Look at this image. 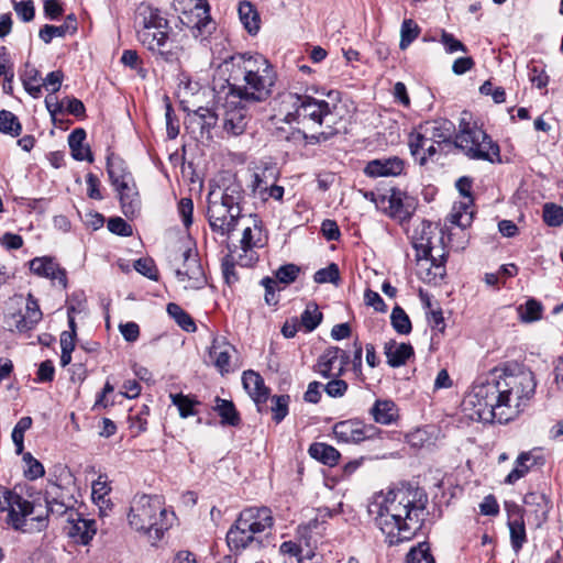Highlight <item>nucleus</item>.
<instances>
[{
    "instance_id": "obj_1",
    "label": "nucleus",
    "mask_w": 563,
    "mask_h": 563,
    "mask_svg": "<svg viewBox=\"0 0 563 563\" xmlns=\"http://www.w3.org/2000/svg\"><path fill=\"white\" fill-rule=\"evenodd\" d=\"M537 388L533 372L520 367H496L479 377L463 400L472 420L507 423L531 402Z\"/></svg>"
},
{
    "instance_id": "obj_2",
    "label": "nucleus",
    "mask_w": 563,
    "mask_h": 563,
    "mask_svg": "<svg viewBox=\"0 0 563 563\" xmlns=\"http://www.w3.org/2000/svg\"><path fill=\"white\" fill-rule=\"evenodd\" d=\"M428 496L419 487H400L377 495L368 514L389 545L410 540L422 527Z\"/></svg>"
},
{
    "instance_id": "obj_3",
    "label": "nucleus",
    "mask_w": 563,
    "mask_h": 563,
    "mask_svg": "<svg viewBox=\"0 0 563 563\" xmlns=\"http://www.w3.org/2000/svg\"><path fill=\"white\" fill-rule=\"evenodd\" d=\"M225 77L233 98L258 103L269 98L276 82V71L261 54H236L225 58L218 67Z\"/></svg>"
},
{
    "instance_id": "obj_4",
    "label": "nucleus",
    "mask_w": 563,
    "mask_h": 563,
    "mask_svg": "<svg viewBox=\"0 0 563 563\" xmlns=\"http://www.w3.org/2000/svg\"><path fill=\"white\" fill-rule=\"evenodd\" d=\"M284 103L290 104L294 110L285 114L287 123H298L306 128H324L320 132L323 140L338 133V125L344 115V106L341 92L330 90L325 98H314L307 95L288 93Z\"/></svg>"
},
{
    "instance_id": "obj_5",
    "label": "nucleus",
    "mask_w": 563,
    "mask_h": 563,
    "mask_svg": "<svg viewBox=\"0 0 563 563\" xmlns=\"http://www.w3.org/2000/svg\"><path fill=\"white\" fill-rule=\"evenodd\" d=\"M243 189L233 181L227 187L211 189L207 197V218L211 230L222 236H229L244 220L240 203Z\"/></svg>"
},
{
    "instance_id": "obj_6",
    "label": "nucleus",
    "mask_w": 563,
    "mask_h": 563,
    "mask_svg": "<svg viewBox=\"0 0 563 563\" xmlns=\"http://www.w3.org/2000/svg\"><path fill=\"white\" fill-rule=\"evenodd\" d=\"M274 526L272 510L267 507H249L241 511L235 523L227 533V543L231 550L241 551L249 545L264 547V540L257 534L271 531Z\"/></svg>"
},
{
    "instance_id": "obj_7",
    "label": "nucleus",
    "mask_w": 563,
    "mask_h": 563,
    "mask_svg": "<svg viewBox=\"0 0 563 563\" xmlns=\"http://www.w3.org/2000/svg\"><path fill=\"white\" fill-rule=\"evenodd\" d=\"M129 525L136 531L151 533L161 539L172 522L168 520L164 499L158 495H136L131 500L128 512Z\"/></svg>"
},
{
    "instance_id": "obj_8",
    "label": "nucleus",
    "mask_w": 563,
    "mask_h": 563,
    "mask_svg": "<svg viewBox=\"0 0 563 563\" xmlns=\"http://www.w3.org/2000/svg\"><path fill=\"white\" fill-rule=\"evenodd\" d=\"M468 113L464 112L459 122L454 137L455 147L471 159L500 162V150L497 143L487 135L475 122H471Z\"/></svg>"
},
{
    "instance_id": "obj_9",
    "label": "nucleus",
    "mask_w": 563,
    "mask_h": 563,
    "mask_svg": "<svg viewBox=\"0 0 563 563\" xmlns=\"http://www.w3.org/2000/svg\"><path fill=\"white\" fill-rule=\"evenodd\" d=\"M107 173L118 192L121 209L126 218L133 219L141 212V198L131 172L123 159L108 156Z\"/></svg>"
},
{
    "instance_id": "obj_10",
    "label": "nucleus",
    "mask_w": 563,
    "mask_h": 563,
    "mask_svg": "<svg viewBox=\"0 0 563 563\" xmlns=\"http://www.w3.org/2000/svg\"><path fill=\"white\" fill-rule=\"evenodd\" d=\"M411 240L418 261L427 260L435 267L443 266L448 253L442 229L431 222L422 221L413 230Z\"/></svg>"
},
{
    "instance_id": "obj_11",
    "label": "nucleus",
    "mask_w": 563,
    "mask_h": 563,
    "mask_svg": "<svg viewBox=\"0 0 563 563\" xmlns=\"http://www.w3.org/2000/svg\"><path fill=\"white\" fill-rule=\"evenodd\" d=\"M169 266L185 289H201L207 285L205 271L192 247H178L169 254Z\"/></svg>"
},
{
    "instance_id": "obj_12",
    "label": "nucleus",
    "mask_w": 563,
    "mask_h": 563,
    "mask_svg": "<svg viewBox=\"0 0 563 563\" xmlns=\"http://www.w3.org/2000/svg\"><path fill=\"white\" fill-rule=\"evenodd\" d=\"M5 511H8L7 523L15 531L33 533L43 531L47 527L46 516L36 515L27 519L34 512V505L14 492L9 495Z\"/></svg>"
},
{
    "instance_id": "obj_13",
    "label": "nucleus",
    "mask_w": 563,
    "mask_h": 563,
    "mask_svg": "<svg viewBox=\"0 0 563 563\" xmlns=\"http://www.w3.org/2000/svg\"><path fill=\"white\" fill-rule=\"evenodd\" d=\"M136 35L139 42L156 58L166 63H175L179 59L183 46L176 36L172 35L169 25L153 31H137Z\"/></svg>"
},
{
    "instance_id": "obj_14",
    "label": "nucleus",
    "mask_w": 563,
    "mask_h": 563,
    "mask_svg": "<svg viewBox=\"0 0 563 563\" xmlns=\"http://www.w3.org/2000/svg\"><path fill=\"white\" fill-rule=\"evenodd\" d=\"M456 189L462 196V200L454 202L446 220L450 224L466 229L471 227L474 218V199L472 197V179L461 177L456 181Z\"/></svg>"
},
{
    "instance_id": "obj_15",
    "label": "nucleus",
    "mask_w": 563,
    "mask_h": 563,
    "mask_svg": "<svg viewBox=\"0 0 563 563\" xmlns=\"http://www.w3.org/2000/svg\"><path fill=\"white\" fill-rule=\"evenodd\" d=\"M247 103L251 101L233 98V95L227 99L223 104L222 128L228 135H241L247 125Z\"/></svg>"
},
{
    "instance_id": "obj_16",
    "label": "nucleus",
    "mask_w": 563,
    "mask_h": 563,
    "mask_svg": "<svg viewBox=\"0 0 563 563\" xmlns=\"http://www.w3.org/2000/svg\"><path fill=\"white\" fill-rule=\"evenodd\" d=\"M379 432V429L373 424H365L356 419L339 421L333 426V434L336 441L346 444H357L374 439Z\"/></svg>"
},
{
    "instance_id": "obj_17",
    "label": "nucleus",
    "mask_w": 563,
    "mask_h": 563,
    "mask_svg": "<svg viewBox=\"0 0 563 563\" xmlns=\"http://www.w3.org/2000/svg\"><path fill=\"white\" fill-rule=\"evenodd\" d=\"M45 501L47 507L46 514L56 516L68 515L69 517L70 512H77L75 510L77 499L58 484L52 483L47 486ZM45 516L47 517V515Z\"/></svg>"
},
{
    "instance_id": "obj_18",
    "label": "nucleus",
    "mask_w": 563,
    "mask_h": 563,
    "mask_svg": "<svg viewBox=\"0 0 563 563\" xmlns=\"http://www.w3.org/2000/svg\"><path fill=\"white\" fill-rule=\"evenodd\" d=\"M349 356L345 351L338 346L327 349L318 358L316 372L323 377L343 375Z\"/></svg>"
},
{
    "instance_id": "obj_19",
    "label": "nucleus",
    "mask_w": 563,
    "mask_h": 563,
    "mask_svg": "<svg viewBox=\"0 0 563 563\" xmlns=\"http://www.w3.org/2000/svg\"><path fill=\"white\" fill-rule=\"evenodd\" d=\"M30 271L40 276L48 278L54 285L63 289L67 287V274L64 268L52 257H35L30 262Z\"/></svg>"
},
{
    "instance_id": "obj_20",
    "label": "nucleus",
    "mask_w": 563,
    "mask_h": 563,
    "mask_svg": "<svg viewBox=\"0 0 563 563\" xmlns=\"http://www.w3.org/2000/svg\"><path fill=\"white\" fill-rule=\"evenodd\" d=\"M543 464L544 459L538 449L521 452L515 461L514 468L505 477L504 483L507 485H514L525 477L534 466H541Z\"/></svg>"
},
{
    "instance_id": "obj_21",
    "label": "nucleus",
    "mask_w": 563,
    "mask_h": 563,
    "mask_svg": "<svg viewBox=\"0 0 563 563\" xmlns=\"http://www.w3.org/2000/svg\"><path fill=\"white\" fill-rule=\"evenodd\" d=\"M67 534L76 543L87 545L93 539L97 527L93 519H85L79 512H70L67 518Z\"/></svg>"
},
{
    "instance_id": "obj_22",
    "label": "nucleus",
    "mask_w": 563,
    "mask_h": 563,
    "mask_svg": "<svg viewBox=\"0 0 563 563\" xmlns=\"http://www.w3.org/2000/svg\"><path fill=\"white\" fill-rule=\"evenodd\" d=\"M235 347L224 336L214 338L209 350V356L217 369L222 374L231 371L230 361Z\"/></svg>"
},
{
    "instance_id": "obj_23",
    "label": "nucleus",
    "mask_w": 563,
    "mask_h": 563,
    "mask_svg": "<svg viewBox=\"0 0 563 563\" xmlns=\"http://www.w3.org/2000/svg\"><path fill=\"white\" fill-rule=\"evenodd\" d=\"M424 132L427 140L432 143L441 144L452 140L455 133V125L446 119H438L426 122L419 128Z\"/></svg>"
},
{
    "instance_id": "obj_24",
    "label": "nucleus",
    "mask_w": 563,
    "mask_h": 563,
    "mask_svg": "<svg viewBox=\"0 0 563 563\" xmlns=\"http://www.w3.org/2000/svg\"><path fill=\"white\" fill-rule=\"evenodd\" d=\"M506 509L509 517L517 516V518L508 521L510 543L515 552H519L527 541L525 522L521 516V509L516 504H506Z\"/></svg>"
},
{
    "instance_id": "obj_25",
    "label": "nucleus",
    "mask_w": 563,
    "mask_h": 563,
    "mask_svg": "<svg viewBox=\"0 0 563 563\" xmlns=\"http://www.w3.org/2000/svg\"><path fill=\"white\" fill-rule=\"evenodd\" d=\"M404 170V162L398 157L374 159L367 163L364 173L369 177L398 176Z\"/></svg>"
},
{
    "instance_id": "obj_26",
    "label": "nucleus",
    "mask_w": 563,
    "mask_h": 563,
    "mask_svg": "<svg viewBox=\"0 0 563 563\" xmlns=\"http://www.w3.org/2000/svg\"><path fill=\"white\" fill-rule=\"evenodd\" d=\"M243 387L257 406L266 402L269 390L262 376L254 371H245L242 376Z\"/></svg>"
},
{
    "instance_id": "obj_27",
    "label": "nucleus",
    "mask_w": 563,
    "mask_h": 563,
    "mask_svg": "<svg viewBox=\"0 0 563 563\" xmlns=\"http://www.w3.org/2000/svg\"><path fill=\"white\" fill-rule=\"evenodd\" d=\"M384 354L390 367H400L413 356V347L409 343L389 340L384 344Z\"/></svg>"
},
{
    "instance_id": "obj_28",
    "label": "nucleus",
    "mask_w": 563,
    "mask_h": 563,
    "mask_svg": "<svg viewBox=\"0 0 563 563\" xmlns=\"http://www.w3.org/2000/svg\"><path fill=\"white\" fill-rule=\"evenodd\" d=\"M111 486L106 475H99L92 483L91 498L93 504L99 509V516L106 517L112 508V503L109 498Z\"/></svg>"
},
{
    "instance_id": "obj_29",
    "label": "nucleus",
    "mask_w": 563,
    "mask_h": 563,
    "mask_svg": "<svg viewBox=\"0 0 563 563\" xmlns=\"http://www.w3.org/2000/svg\"><path fill=\"white\" fill-rule=\"evenodd\" d=\"M139 29L137 31H153L156 29L168 27V21L161 14V11L151 5H140L137 9Z\"/></svg>"
},
{
    "instance_id": "obj_30",
    "label": "nucleus",
    "mask_w": 563,
    "mask_h": 563,
    "mask_svg": "<svg viewBox=\"0 0 563 563\" xmlns=\"http://www.w3.org/2000/svg\"><path fill=\"white\" fill-rule=\"evenodd\" d=\"M523 504L534 515L538 525L548 520L551 505L545 494L539 492L527 493L523 497Z\"/></svg>"
},
{
    "instance_id": "obj_31",
    "label": "nucleus",
    "mask_w": 563,
    "mask_h": 563,
    "mask_svg": "<svg viewBox=\"0 0 563 563\" xmlns=\"http://www.w3.org/2000/svg\"><path fill=\"white\" fill-rule=\"evenodd\" d=\"M42 320V311L32 295H29L26 301V310L24 314H19L15 321V328L20 331L33 329Z\"/></svg>"
},
{
    "instance_id": "obj_32",
    "label": "nucleus",
    "mask_w": 563,
    "mask_h": 563,
    "mask_svg": "<svg viewBox=\"0 0 563 563\" xmlns=\"http://www.w3.org/2000/svg\"><path fill=\"white\" fill-rule=\"evenodd\" d=\"M277 178L278 170L273 165L256 168L251 184L253 194L258 196L261 192L267 190L273 183H276Z\"/></svg>"
},
{
    "instance_id": "obj_33",
    "label": "nucleus",
    "mask_w": 563,
    "mask_h": 563,
    "mask_svg": "<svg viewBox=\"0 0 563 563\" xmlns=\"http://www.w3.org/2000/svg\"><path fill=\"white\" fill-rule=\"evenodd\" d=\"M371 415L375 422L380 424H390L398 416V410L391 400H376L371 409Z\"/></svg>"
},
{
    "instance_id": "obj_34",
    "label": "nucleus",
    "mask_w": 563,
    "mask_h": 563,
    "mask_svg": "<svg viewBox=\"0 0 563 563\" xmlns=\"http://www.w3.org/2000/svg\"><path fill=\"white\" fill-rule=\"evenodd\" d=\"M86 140V131L81 128L75 129L68 136V145L71 150V155L77 161L87 159L92 161L90 148L84 145Z\"/></svg>"
},
{
    "instance_id": "obj_35",
    "label": "nucleus",
    "mask_w": 563,
    "mask_h": 563,
    "mask_svg": "<svg viewBox=\"0 0 563 563\" xmlns=\"http://www.w3.org/2000/svg\"><path fill=\"white\" fill-rule=\"evenodd\" d=\"M310 456L324 465L334 466L340 459V452L325 443H312L308 450Z\"/></svg>"
},
{
    "instance_id": "obj_36",
    "label": "nucleus",
    "mask_w": 563,
    "mask_h": 563,
    "mask_svg": "<svg viewBox=\"0 0 563 563\" xmlns=\"http://www.w3.org/2000/svg\"><path fill=\"white\" fill-rule=\"evenodd\" d=\"M238 11L245 30L250 34H256L260 31L261 19L255 7L249 1H243L240 2Z\"/></svg>"
},
{
    "instance_id": "obj_37",
    "label": "nucleus",
    "mask_w": 563,
    "mask_h": 563,
    "mask_svg": "<svg viewBox=\"0 0 563 563\" xmlns=\"http://www.w3.org/2000/svg\"><path fill=\"white\" fill-rule=\"evenodd\" d=\"M213 409L221 418V424L236 427L240 424V415L231 400L216 397V406Z\"/></svg>"
},
{
    "instance_id": "obj_38",
    "label": "nucleus",
    "mask_w": 563,
    "mask_h": 563,
    "mask_svg": "<svg viewBox=\"0 0 563 563\" xmlns=\"http://www.w3.org/2000/svg\"><path fill=\"white\" fill-rule=\"evenodd\" d=\"M21 79L25 90L33 97L38 98L42 93L40 71L32 65L25 64V68L21 75Z\"/></svg>"
},
{
    "instance_id": "obj_39",
    "label": "nucleus",
    "mask_w": 563,
    "mask_h": 563,
    "mask_svg": "<svg viewBox=\"0 0 563 563\" xmlns=\"http://www.w3.org/2000/svg\"><path fill=\"white\" fill-rule=\"evenodd\" d=\"M243 227L242 239L240 240V245L243 247L253 249L260 246L261 244V234L262 230L256 224V221L253 220L252 224L250 223V219H245L240 222Z\"/></svg>"
},
{
    "instance_id": "obj_40",
    "label": "nucleus",
    "mask_w": 563,
    "mask_h": 563,
    "mask_svg": "<svg viewBox=\"0 0 563 563\" xmlns=\"http://www.w3.org/2000/svg\"><path fill=\"white\" fill-rule=\"evenodd\" d=\"M322 321V313L314 302H309L300 316L299 325L305 328L306 332L313 331Z\"/></svg>"
},
{
    "instance_id": "obj_41",
    "label": "nucleus",
    "mask_w": 563,
    "mask_h": 563,
    "mask_svg": "<svg viewBox=\"0 0 563 563\" xmlns=\"http://www.w3.org/2000/svg\"><path fill=\"white\" fill-rule=\"evenodd\" d=\"M167 312L183 330L187 332L196 331V324L192 318L179 305L174 302L168 303Z\"/></svg>"
},
{
    "instance_id": "obj_42",
    "label": "nucleus",
    "mask_w": 563,
    "mask_h": 563,
    "mask_svg": "<svg viewBox=\"0 0 563 563\" xmlns=\"http://www.w3.org/2000/svg\"><path fill=\"white\" fill-rule=\"evenodd\" d=\"M227 257H232V261L241 267H250L257 261V254L253 249L235 246L230 250Z\"/></svg>"
},
{
    "instance_id": "obj_43",
    "label": "nucleus",
    "mask_w": 563,
    "mask_h": 563,
    "mask_svg": "<svg viewBox=\"0 0 563 563\" xmlns=\"http://www.w3.org/2000/svg\"><path fill=\"white\" fill-rule=\"evenodd\" d=\"M517 311L520 320L526 323L538 321L542 317V306L536 299H529L525 305H520Z\"/></svg>"
},
{
    "instance_id": "obj_44",
    "label": "nucleus",
    "mask_w": 563,
    "mask_h": 563,
    "mask_svg": "<svg viewBox=\"0 0 563 563\" xmlns=\"http://www.w3.org/2000/svg\"><path fill=\"white\" fill-rule=\"evenodd\" d=\"M419 25L411 19L404 20L400 29V49H406L420 34Z\"/></svg>"
},
{
    "instance_id": "obj_45",
    "label": "nucleus",
    "mask_w": 563,
    "mask_h": 563,
    "mask_svg": "<svg viewBox=\"0 0 563 563\" xmlns=\"http://www.w3.org/2000/svg\"><path fill=\"white\" fill-rule=\"evenodd\" d=\"M390 321L391 325L395 329V331L399 334H409L411 332V321L406 313V311L400 308L399 306H396L390 314Z\"/></svg>"
},
{
    "instance_id": "obj_46",
    "label": "nucleus",
    "mask_w": 563,
    "mask_h": 563,
    "mask_svg": "<svg viewBox=\"0 0 563 563\" xmlns=\"http://www.w3.org/2000/svg\"><path fill=\"white\" fill-rule=\"evenodd\" d=\"M173 405H175L179 411L181 418H188L195 416L197 412L195 406L199 402L191 399L189 396L183 394H170L169 395Z\"/></svg>"
},
{
    "instance_id": "obj_47",
    "label": "nucleus",
    "mask_w": 563,
    "mask_h": 563,
    "mask_svg": "<svg viewBox=\"0 0 563 563\" xmlns=\"http://www.w3.org/2000/svg\"><path fill=\"white\" fill-rule=\"evenodd\" d=\"M406 563H435L427 542L419 543L407 554Z\"/></svg>"
},
{
    "instance_id": "obj_48",
    "label": "nucleus",
    "mask_w": 563,
    "mask_h": 563,
    "mask_svg": "<svg viewBox=\"0 0 563 563\" xmlns=\"http://www.w3.org/2000/svg\"><path fill=\"white\" fill-rule=\"evenodd\" d=\"M0 131L13 136L21 133V124L12 112L8 110L0 111Z\"/></svg>"
},
{
    "instance_id": "obj_49",
    "label": "nucleus",
    "mask_w": 563,
    "mask_h": 563,
    "mask_svg": "<svg viewBox=\"0 0 563 563\" xmlns=\"http://www.w3.org/2000/svg\"><path fill=\"white\" fill-rule=\"evenodd\" d=\"M300 273V267L296 264H285L275 271V280L284 285L294 283Z\"/></svg>"
},
{
    "instance_id": "obj_50",
    "label": "nucleus",
    "mask_w": 563,
    "mask_h": 563,
    "mask_svg": "<svg viewBox=\"0 0 563 563\" xmlns=\"http://www.w3.org/2000/svg\"><path fill=\"white\" fill-rule=\"evenodd\" d=\"M543 220L550 227L563 224V207L555 203H545L543 207Z\"/></svg>"
},
{
    "instance_id": "obj_51",
    "label": "nucleus",
    "mask_w": 563,
    "mask_h": 563,
    "mask_svg": "<svg viewBox=\"0 0 563 563\" xmlns=\"http://www.w3.org/2000/svg\"><path fill=\"white\" fill-rule=\"evenodd\" d=\"M340 279V272L336 264L331 263L329 266L317 271L313 275V280L318 284H338Z\"/></svg>"
},
{
    "instance_id": "obj_52",
    "label": "nucleus",
    "mask_w": 563,
    "mask_h": 563,
    "mask_svg": "<svg viewBox=\"0 0 563 563\" xmlns=\"http://www.w3.org/2000/svg\"><path fill=\"white\" fill-rule=\"evenodd\" d=\"M69 31V24L64 23L62 25L45 24L38 32L40 38L48 44L54 37H62Z\"/></svg>"
},
{
    "instance_id": "obj_53",
    "label": "nucleus",
    "mask_w": 563,
    "mask_h": 563,
    "mask_svg": "<svg viewBox=\"0 0 563 563\" xmlns=\"http://www.w3.org/2000/svg\"><path fill=\"white\" fill-rule=\"evenodd\" d=\"M440 43L443 45L444 51L448 54L467 52V47L460 40H457L452 33L444 30L441 32Z\"/></svg>"
},
{
    "instance_id": "obj_54",
    "label": "nucleus",
    "mask_w": 563,
    "mask_h": 563,
    "mask_svg": "<svg viewBox=\"0 0 563 563\" xmlns=\"http://www.w3.org/2000/svg\"><path fill=\"white\" fill-rule=\"evenodd\" d=\"M289 396L280 395L272 398L273 419L279 423L288 415Z\"/></svg>"
},
{
    "instance_id": "obj_55",
    "label": "nucleus",
    "mask_w": 563,
    "mask_h": 563,
    "mask_svg": "<svg viewBox=\"0 0 563 563\" xmlns=\"http://www.w3.org/2000/svg\"><path fill=\"white\" fill-rule=\"evenodd\" d=\"M23 461L26 463L27 467L24 471L25 476L31 479H37L45 474L43 464L32 456L31 453L23 454Z\"/></svg>"
},
{
    "instance_id": "obj_56",
    "label": "nucleus",
    "mask_w": 563,
    "mask_h": 563,
    "mask_svg": "<svg viewBox=\"0 0 563 563\" xmlns=\"http://www.w3.org/2000/svg\"><path fill=\"white\" fill-rule=\"evenodd\" d=\"M134 268L137 273L142 274L143 276L152 280L158 279V272L152 258L142 257L136 260L134 263Z\"/></svg>"
},
{
    "instance_id": "obj_57",
    "label": "nucleus",
    "mask_w": 563,
    "mask_h": 563,
    "mask_svg": "<svg viewBox=\"0 0 563 563\" xmlns=\"http://www.w3.org/2000/svg\"><path fill=\"white\" fill-rule=\"evenodd\" d=\"M197 18L198 21L194 24L200 34L210 33L211 32V20L209 16V7L205 5H196Z\"/></svg>"
},
{
    "instance_id": "obj_58",
    "label": "nucleus",
    "mask_w": 563,
    "mask_h": 563,
    "mask_svg": "<svg viewBox=\"0 0 563 563\" xmlns=\"http://www.w3.org/2000/svg\"><path fill=\"white\" fill-rule=\"evenodd\" d=\"M194 114L201 120L202 130H210L217 124L218 114L210 108L199 107Z\"/></svg>"
},
{
    "instance_id": "obj_59",
    "label": "nucleus",
    "mask_w": 563,
    "mask_h": 563,
    "mask_svg": "<svg viewBox=\"0 0 563 563\" xmlns=\"http://www.w3.org/2000/svg\"><path fill=\"white\" fill-rule=\"evenodd\" d=\"M13 9L23 22H30L34 19L35 9L32 0H23L13 3Z\"/></svg>"
},
{
    "instance_id": "obj_60",
    "label": "nucleus",
    "mask_w": 563,
    "mask_h": 563,
    "mask_svg": "<svg viewBox=\"0 0 563 563\" xmlns=\"http://www.w3.org/2000/svg\"><path fill=\"white\" fill-rule=\"evenodd\" d=\"M64 79V74L62 70H54L47 74V76L42 80V88L44 87L46 90L53 93H56L62 86Z\"/></svg>"
},
{
    "instance_id": "obj_61",
    "label": "nucleus",
    "mask_w": 563,
    "mask_h": 563,
    "mask_svg": "<svg viewBox=\"0 0 563 563\" xmlns=\"http://www.w3.org/2000/svg\"><path fill=\"white\" fill-rule=\"evenodd\" d=\"M108 230L120 236H130L132 234V228L122 218L115 217L110 218L108 221Z\"/></svg>"
},
{
    "instance_id": "obj_62",
    "label": "nucleus",
    "mask_w": 563,
    "mask_h": 563,
    "mask_svg": "<svg viewBox=\"0 0 563 563\" xmlns=\"http://www.w3.org/2000/svg\"><path fill=\"white\" fill-rule=\"evenodd\" d=\"M178 212L186 228L192 223L194 203L190 198H181L178 203Z\"/></svg>"
},
{
    "instance_id": "obj_63",
    "label": "nucleus",
    "mask_w": 563,
    "mask_h": 563,
    "mask_svg": "<svg viewBox=\"0 0 563 563\" xmlns=\"http://www.w3.org/2000/svg\"><path fill=\"white\" fill-rule=\"evenodd\" d=\"M426 143H429L423 131L410 135L409 148L415 157L420 158L421 151L424 150Z\"/></svg>"
},
{
    "instance_id": "obj_64",
    "label": "nucleus",
    "mask_w": 563,
    "mask_h": 563,
    "mask_svg": "<svg viewBox=\"0 0 563 563\" xmlns=\"http://www.w3.org/2000/svg\"><path fill=\"white\" fill-rule=\"evenodd\" d=\"M347 390V383L343 379H332L324 386L328 396L336 398L342 397Z\"/></svg>"
}]
</instances>
